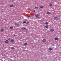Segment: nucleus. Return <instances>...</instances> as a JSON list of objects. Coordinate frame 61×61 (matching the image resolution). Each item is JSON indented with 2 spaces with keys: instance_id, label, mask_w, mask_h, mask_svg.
I'll return each mask as SVG.
<instances>
[{
  "instance_id": "f257e3e1",
  "label": "nucleus",
  "mask_w": 61,
  "mask_h": 61,
  "mask_svg": "<svg viewBox=\"0 0 61 61\" xmlns=\"http://www.w3.org/2000/svg\"><path fill=\"white\" fill-rule=\"evenodd\" d=\"M39 15V14H37V15H35V16L37 17V18H39V17H38V16Z\"/></svg>"
},
{
  "instance_id": "f03ea898",
  "label": "nucleus",
  "mask_w": 61,
  "mask_h": 61,
  "mask_svg": "<svg viewBox=\"0 0 61 61\" xmlns=\"http://www.w3.org/2000/svg\"><path fill=\"white\" fill-rule=\"evenodd\" d=\"M49 30L51 31V32H54V29H50Z\"/></svg>"
},
{
  "instance_id": "7ed1b4c3",
  "label": "nucleus",
  "mask_w": 61,
  "mask_h": 61,
  "mask_svg": "<svg viewBox=\"0 0 61 61\" xmlns=\"http://www.w3.org/2000/svg\"><path fill=\"white\" fill-rule=\"evenodd\" d=\"M24 21H24V22H23V24L25 23H26V21H27V20L24 19Z\"/></svg>"
},
{
  "instance_id": "20e7f679",
  "label": "nucleus",
  "mask_w": 61,
  "mask_h": 61,
  "mask_svg": "<svg viewBox=\"0 0 61 61\" xmlns=\"http://www.w3.org/2000/svg\"><path fill=\"white\" fill-rule=\"evenodd\" d=\"M46 13L47 15H50L51 14V13L50 12H47Z\"/></svg>"
},
{
  "instance_id": "39448f33",
  "label": "nucleus",
  "mask_w": 61,
  "mask_h": 61,
  "mask_svg": "<svg viewBox=\"0 0 61 61\" xmlns=\"http://www.w3.org/2000/svg\"><path fill=\"white\" fill-rule=\"evenodd\" d=\"M21 29H22V30H25V29H26V28L22 27L21 28Z\"/></svg>"
},
{
  "instance_id": "423d86ee",
  "label": "nucleus",
  "mask_w": 61,
  "mask_h": 61,
  "mask_svg": "<svg viewBox=\"0 0 61 61\" xmlns=\"http://www.w3.org/2000/svg\"><path fill=\"white\" fill-rule=\"evenodd\" d=\"M46 41V39H43L42 40V42H45Z\"/></svg>"
},
{
  "instance_id": "0eeeda50",
  "label": "nucleus",
  "mask_w": 61,
  "mask_h": 61,
  "mask_svg": "<svg viewBox=\"0 0 61 61\" xmlns=\"http://www.w3.org/2000/svg\"><path fill=\"white\" fill-rule=\"evenodd\" d=\"M5 43H8V41L7 40H6V41H5Z\"/></svg>"
},
{
  "instance_id": "6e6552de",
  "label": "nucleus",
  "mask_w": 61,
  "mask_h": 61,
  "mask_svg": "<svg viewBox=\"0 0 61 61\" xmlns=\"http://www.w3.org/2000/svg\"><path fill=\"white\" fill-rule=\"evenodd\" d=\"M10 42H14V41L13 40H10Z\"/></svg>"
},
{
  "instance_id": "1a4fd4ad",
  "label": "nucleus",
  "mask_w": 61,
  "mask_h": 61,
  "mask_svg": "<svg viewBox=\"0 0 61 61\" xmlns=\"http://www.w3.org/2000/svg\"><path fill=\"white\" fill-rule=\"evenodd\" d=\"M40 8H43L44 7L42 6H40Z\"/></svg>"
},
{
  "instance_id": "9d476101",
  "label": "nucleus",
  "mask_w": 61,
  "mask_h": 61,
  "mask_svg": "<svg viewBox=\"0 0 61 61\" xmlns=\"http://www.w3.org/2000/svg\"><path fill=\"white\" fill-rule=\"evenodd\" d=\"M49 51H51L52 50V49L51 48H50L49 49Z\"/></svg>"
},
{
  "instance_id": "9b49d317",
  "label": "nucleus",
  "mask_w": 61,
  "mask_h": 61,
  "mask_svg": "<svg viewBox=\"0 0 61 61\" xmlns=\"http://www.w3.org/2000/svg\"><path fill=\"white\" fill-rule=\"evenodd\" d=\"M57 17L55 16V17H54V19H57Z\"/></svg>"
},
{
  "instance_id": "f8f14e48",
  "label": "nucleus",
  "mask_w": 61,
  "mask_h": 61,
  "mask_svg": "<svg viewBox=\"0 0 61 61\" xmlns=\"http://www.w3.org/2000/svg\"><path fill=\"white\" fill-rule=\"evenodd\" d=\"M45 27L46 28H48V25L45 26Z\"/></svg>"
},
{
  "instance_id": "ddd939ff",
  "label": "nucleus",
  "mask_w": 61,
  "mask_h": 61,
  "mask_svg": "<svg viewBox=\"0 0 61 61\" xmlns=\"http://www.w3.org/2000/svg\"><path fill=\"white\" fill-rule=\"evenodd\" d=\"M55 39L56 40H58V38H55Z\"/></svg>"
},
{
  "instance_id": "4468645a",
  "label": "nucleus",
  "mask_w": 61,
  "mask_h": 61,
  "mask_svg": "<svg viewBox=\"0 0 61 61\" xmlns=\"http://www.w3.org/2000/svg\"><path fill=\"white\" fill-rule=\"evenodd\" d=\"M11 49H12V50H13V49H14L15 48L14 47H12L11 48Z\"/></svg>"
},
{
  "instance_id": "2eb2a0df",
  "label": "nucleus",
  "mask_w": 61,
  "mask_h": 61,
  "mask_svg": "<svg viewBox=\"0 0 61 61\" xmlns=\"http://www.w3.org/2000/svg\"><path fill=\"white\" fill-rule=\"evenodd\" d=\"M30 23V22L29 21H27L26 24H29Z\"/></svg>"
},
{
  "instance_id": "dca6fc26",
  "label": "nucleus",
  "mask_w": 61,
  "mask_h": 61,
  "mask_svg": "<svg viewBox=\"0 0 61 61\" xmlns=\"http://www.w3.org/2000/svg\"><path fill=\"white\" fill-rule=\"evenodd\" d=\"M10 29H13L14 28L13 27H10Z\"/></svg>"
},
{
  "instance_id": "f3484780",
  "label": "nucleus",
  "mask_w": 61,
  "mask_h": 61,
  "mask_svg": "<svg viewBox=\"0 0 61 61\" xmlns=\"http://www.w3.org/2000/svg\"><path fill=\"white\" fill-rule=\"evenodd\" d=\"M4 31V29H1V32H3Z\"/></svg>"
},
{
  "instance_id": "a211bd4d",
  "label": "nucleus",
  "mask_w": 61,
  "mask_h": 61,
  "mask_svg": "<svg viewBox=\"0 0 61 61\" xmlns=\"http://www.w3.org/2000/svg\"><path fill=\"white\" fill-rule=\"evenodd\" d=\"M32 12H35V10H33V9H32Z\"/></svg>"
},
{
  "instance_id": "6ab92c4d",
  "label": "nucleus",
  "mask_w": 61,
  "mask_h": 61,
  "mask_svg": "<svg viewBox=\"0 0 61 61\" xmlns=\"http://www.w3.org/2000/svg\"><path fill=\"white\" fill-rule=\"evenodd\" d=\"M14 6V5H10V7H13V6Z\"/></svg>"
},
{
  "instance_id": "aec40b11",
  "label": "nucleus",
  "mask_w": 61,
  "mask_h": 61,
  "mask_svg": "<svg viewBox=\"0 0 61 61\" xmlns=\"http://www.w3.org/2000/svg\"><path fill=\"white\" fill-rule=\"evenodd\" d=\"M27 43H25L24 44V45H25V46L27 45Z\"/></svg>"
},
{
  "instance_id": "412c9836",
  "label": "nucleus",
  "mask_w": 61,
  "mask_h": 61,
  "mask_svg": "<svg viewBox=\"0 0 61 61\" xmlns=\"http://www.w3.org/2000/svg\"><path fill=\"white\" fill-rule=\"evenodd\" d=\"M49 5L50 6H52V5H53L51 3Z\"/></svg>"
},
{
  "instance_id": "4be33fe9",
  "label": "nucleus",
  "mask_w": 61,
  "mask_h": 61,
  "mask_svg": "<svg viewBox=\"0 0 61 61\" xmlns=\"http://www.w3.org/2000/svg\"><path fill=\"white\" fill-rule=\"evenodd\" d=\"M46 25H48V22H46L45 23Z\"/></svg>"
},
{
  "instance_id": "5701e85b",
  "label": "nucleus",
  "mask_w": 61,
  "mask_h": 61,
  "mask_svg": "<svg viewBox=\"0 0 61 61\" xmlns=\"http://www.w3.org/2000/svg\"><path fill=\"white\" fill-rule=\"evenodd\" d=\"M28 10H30V11H31L32 10H31V9H28Z\"/></svg>"
},
{
  "instance_id": "b1692460",
  "label": "nucleus",
  "mask_w": 61,
  "mask_h": 61,
  "mask_svg": "<svg viewBox=\"0 0 61 61\" xmlns=\"http://www.w3.org/2000/svg\"><path fill=\"white\" fill-rule=\"evenodd\" d=\"M14 1H15V0H12V2H13Z\"/></svg>"
},
{
  "instance_id": "393cba45",
  "label": "nucleus",
  "mask_w": 61,
  "mask_h": 61,
  "mask_svg": "<svg viewBox=\"0 0 61 61\" xmlns=\"http://www.w3.org/2000/svg\"><path fill=\"white\" fill-rule=\"evenodd\" d=\"M35 8H36V9L38 8V7H35Z\"/></svg>"
},
{
  "instance_id": "a878e982",
  "label": "nucleus",
  "mask_w": 61,
  "mask_h": 61,
  "mask_svg": "<svg viewBox=\"0 0 61 61\" xmlns=\"http://www.w3.org/2000/svg\"><path fill=\"white\" fill-rule=\"evenodd\" d=\"M31 17V16H28V17L29 18V17Z\"/></svg>"
},
{
  "instance_id": "bb28decb",
  "label": "nucleus",
  "mask_w": 61,
  "mask_h": 61,
  "mask_svg": "<svg viewBox=\"0 0 61 61\" xmlns=\"http://www.w3.org/2000/svg\"><path fill=\"white\" fill-rule=\"evenodd\" d=\"M15 25L16 24V23H15Z\"/></svg>"
},
{
  "instance_id": "cd10ccee",
  "label": "nucleus",
  "mask_w": 61,
  "mask_h": 61,
  "mask_svg": "<svg viewBox=\"0 0 61 61\" xmlns=\"http://www.w3.org/2000/svg\"><path fill=\"white\" fill-rule=\"evenodd\" d=\"M9 39L10 40V38H9Z\"/></svg>"
},
{
  "instance_id": "c85d7f7f",
  "label": "nucleus",
  "mask_w": 61,
  "mask_h": 61,
  "mask_svg": "<svg viewBox=\"0 0 61 61\" xmlns=\"http://www.w3.org/2000/svg\"><path fill=\"white\" fill-rule=\"evenodd\" d=\"M16 25H17V24Z\"/></svg>"
},
{
  "instance_id": "c756f323",
  "label": "nucleus",
  "mask_w": 61,
  "mask_h": 61,
  "mask_svg": "<svg viewBox=\"0 0 61 61\" xmlns=\"http://www.w3.org/2000/svg\"><path fill=\"white\" fill-rule=\"evenodd\" d=\"M14 36H15V35H14Z\"/></svg>"
}]
</instances>
